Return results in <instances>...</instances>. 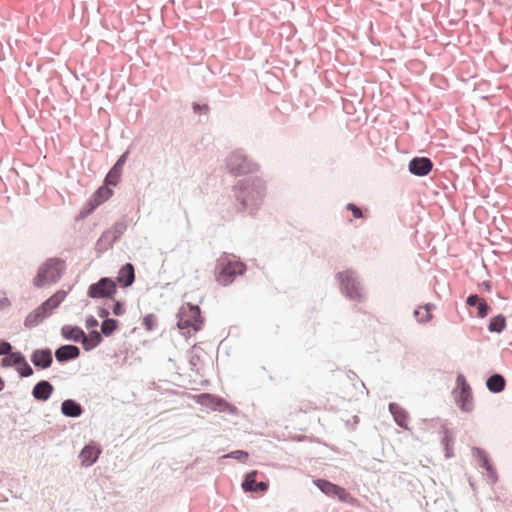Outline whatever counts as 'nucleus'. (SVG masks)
Instances as JSON below:
<instances>
[{
	"mask_svg": "<svg viewBox=\"0 0 512 512\" xmlns=\"http://www.w3.org/2000/svg\"><path fill=\"white\" fill-rule=\"evenodd\" d=\"M216 280L219 284L226 286L232 283L237 275H241L245 271V265L237 260H231L228 256L223 255L217 260Z\"/></svg>",
	"mask_w": 512,
	"mask_h": 512,
	"instance_id": "obj_1",
	"label": "nucleus"
},
{
	"mask_svg": "<svg viewBox=\"0 0 512 512\" xmlns=\"http://www.w3.org/2000/svg\"><path fill=\"white\" fill-rule=\"evenodd\" d=\"M64 270V261L52 258L43 263L34 278V285L36 287H43L47 284L56 282Z\"/></svg>",
	"mask_w": 512,
	"mask_h": 512,
	"instance_id": "obj_2",
	"label": "nucleus"
},
{
	"mask_svg": "<svg viewBox=\"0 0 512 512\" xmlns=\"http://www.w3.org/2000/svg\"><path fill=\"white\" fill-rule=\"evenodd\" d=\"M203 321L200 308L186 304L180 308L177 326L180 330H187L188 333L193 331L195 333L201 330Z\"/></svg>",
	"mask_w": 512,
	"mask_h": 512,
	"instance_id": "obj_3",
	"label": "nucleus"
},
{
	"mask_svg": "<svg viewBox=\"0 0 512 512\" xmlns=\"http://www.w3.org/2000/svg\"><path fill=\"white\" fill-rule=\"evenodd\" d=\"M66 298V292L63 290L57 291L49 299H47L34 313L26 318V325H36L47 317L52 310L57 308L60 303Z\"/></svg>",
	"mask_w": 512,
	"mask_h": 512,
	"instance_id": "obj_4",
	"label": "nucleus"
},
{
	"mask_svg": "<svg viewBox=\"0 0 512 512\" xmlns=\"http://www.w3.org/2000/svg\"><path fill=\"white\" fill-rule=\"evenodd\" d=\"M337 278L341 284V291L353 301H362L364 294L359 282L357 281L354 273L350 270L340 272L337 274Z\"/></svg>",
	"mask_w": 512,
	"mask_h": 512,
	"instance_id": "obj_5",
	"label": "nucleus"
},
{
	"mask_svg": "<svg viewBox=\"0 0 512 512\" xmlns=\"http://www.w3.org/2000/svg\"><path fill=\"white\" fill-rule=\"evenodd\" d=\"M117 292L116 282L111 278H101L98 282L88 287L87 295L93 299H111Z\"/></svg>",
	"mask_w": 512,
	"mask_h": 512,
	"instance_id": "obj_6",
	"label": "nucleus"
},
{
	"mask_svg": "<svg viewBox=\"0 0 512 512\" xmlns=\"http://www.w3.org/2000/svg\"><path fill=\"white\" fill-rule=\"evenodd\" d=\"M194 400L198 404L208 407L213 411L234 413L236 410L234 406L229 404L224 399L208 393L196 395L194 396Z\"/></svg>",
	"mask_w": 512,
	"mask_h": 512,
	"instance_id": "obj_7",
	"label": "nucleus"
},
{
	"mask_svg": "<svg viewBox=\"0 0 512 512\" xmlns=\"http://www.w3.org/2000/svg\"><path fill=\"white\" fill-rule=\"evenodd\" d=\"M459 391L456 392V401L459 407L465 411L470 412L473 409V396L470 385L467 383L465 377L459 374L456 379Z\"/></svg>",
	"mask_w": 512,
	"mask_h": 512,
	"instance_id": "obj_8",
	"label": "nucleus"
},
{
	"mask_svg": "<svg viewBox=\"0 0 512 512\" xmlns=\"http://www.w3.org/2000/svg\"><path fill=\"white\" fill-rule=\"evenodd\" d=\"M113 195L112 189L108 186L99 187L88 201L87 209L80 212L81 217H85L94 211L99 205L106 202Z\"/></svg>",
	"mask_w": 512,
	"mask_h": 512,
	"instance_id": "obj_9",
	"label": "nucleus"
},
{
	"mask_svg": "<svg viewBox=\"0 0 512 512\" xmlns=\"http://www.w3.org/2000/svg\"><path fill=\"white\" fill-rule=\"evenodd\" d=\"M313 483L327 496L337 497L340 501L346 502L350 499L349 493L342 487L324 479L314 480Z\"/></svg>",
	"mask_w": 512,
	"mask_h": 512,
	"instance_id": "obj_10",
	"label": "nucleus"
},
{
	"mask_svg": "<svg viewBox=\"0 0 512 512\" xmlns=\"http://www.w3.org/2000/svg\"><path fill=\"white\" fill-rule=\"evenodd\" d=\"M237 198L241 201V207L239 209H244L251 206H256L261 199V192L254 187H246L241 189L237 194Z\"/></svg>",
	"mask_w": 512,
	"mask_h": 512,
	"instance_id": "obj_11",
	"label": "nucleus"
},
{
	"mask_svg": "<svg viewBox=\"0 0 512 512\" xmlns=\"http://www.w3.org/2000/svg\"><path fill=\"white\" fill-rule=\"evenodd\" d=\"M433 164L429 158L416 157L409 162V171L417 176H426L432 170Z\"/></svg>",
	"mask_w": 512,
	"mask_h": 512,
	"instance_id": "obj_12",
	"label": "nucleus"
},
{
	"mask_svg": "<svg viewBox=\"0 0 512 512\" xmlns=\"http://www.w3.org/2000/svg\"><path fill=\"white\" fill-rule=\"evenodd\" d=\"M228 166L231 171L236 174L245 173L249 169V165L245 157L240 152H233L228 157Z\"/></svg>",
	"mask_w": 512,
	"mask_h": 512,
	"instance_id": "obj_13",
	"label": "nucleus"
},
{
	"mask_svg": "<svg viewBox=\"0 0 512 512\" xmlns=\"http://www.w3.org/2000/svg\"><path fill=\"white\" fill-rule=\"evenodd\" d=\"M256 471L248 473L242 483V488L246 492H265L268 489V484L265 482H256Z\"/></svg>",
	"mask_w": 512,
	"mask_h": 512,
	"instance_id": "obj_14",
	"label": "nucleus"
},
{
	"mask_svg": "<svg viewBox=\"0 0 512 512\" xmlns=\"http://www.w3.org/2000/svg\"><path fill=\"white\" fill-rule=\"evenodd\" d=\"M134 279L133 265L130 263L125 264L118 272L117 282L123 287H128L134 282Z\"/></svg>",
	"mask_w": 512,
	"mask_h": 512,
	"instance_id": "obj_15",
	"label": "nucleus"
},
{
	"mask_svg": "<svg viewBox=\"0 0 512 512\" xmlns=\"http://www.w3.org/2000/svg\"><path fill=\"white\" fill-rule=\"evenodd\" d=\"M99 454V448L91 445L85 446L79 455L81 464L84 466L92 465L94 462L97 461Z\"/></svg>",
	"mask_w": 512,
	"mask_h": 512,
	"instance_id": "obj_16",
	"label": "nucleus"
},
{
	"mask_svg": "<svg viewBox=\"0 0 512 512\" xmlns=\"http://www.w3.org/2000/svg\"><path fill=\"white\" fill-rule=\"evenodd\" d=\"M79 353L80 351L77 346L65 345L56 350L55 357L58 361L63 362L77 358Z\"/></svg>",
	"mask_w": 512,
	"mask_h": 512,
	"instance_id": "obj_17",
	"label": "nucleus"
},
{
	"mask_svg": "<svg viewBox=\"0 0 512 512\" xmlns=\"http://www.w3.org/2000/svg\"><path fill=\"white\" fill-rule=\"evenodd\" d=\"M31 360L35 366L41 367V368H47L52 363V355L50 350H36Z\"/></svg>",
	"mask_w": 512,
	"mask_h": 512,
	"instance_id": "obj_18",
	"label": "nucleus"
},
{
	"mask_svg": "<svg viewBox=\"0 0 512 512\" xmlns=\"http://www.w3.org/2000/svg\"><path fill=\"white\" fill-rule=\"evenodd\" d=\"M389 410L391 414L394 416L395 422L400 427L407 429L409 420L407 412L402 407L395 403H391L389 405Z\"/></svg>",
	"mask_w": 512,
	"mask_h": 512,
	"instance_id": "obj_19",
	"label": "nucleus"
},
{
	"mask_svg": "<svg viewBox=\"0 0 512 512\" xmlns=\"http://www.w3.org/2000/svg\"><path fill=\"white\" fill-rule=\"evenodd\" d=\"M13 364L17 366V370L23 377L31 376L33 373L32 368L25 360L24 356L20 352L12 353Z\"/></svg>",
	"mask_w": 512,
	"mask_h": 512,
	"instance_id": "obj_20",
	"label": "nucleus"
},
{
	"mask_svg": "<svg viewBox=\"0 0 512 512\" xmlns=\"http://www.w3.org/2000/svg\"><path fill=\"white\" fill-rule=\"evenodd\" d=\"M53 392V386L48 381H40L33 388V396L38 400H47Z\"/></svg>",
	"mask_w": 512,
	"mask_h": 512,
	"instance_id": "obj_21",
	"label": "nucleus"
},
{
	"mask_svg": "<svg viewBox=\"0 0 512 512\" xmlns=\"http://www.w3.org/2000/svg\"><path fill=\"white\" fill-rule=\"evenodd\" d=\"M61 333L66 339L73 340L75 342H82V339L84 338V332L82 329L70 325L63 326Z\"/></svg>",
	"mask_w": 512,
	"mask_h": 512,
	"instance_id": "obj_22",
	"label": "nucleus"
},
{
	"mask_svg": "<svg viewBox=\"0 0 512 512\" xmlns=\"http://www.w3.org/2000/svg\"><path fill=\"white\" fill-rule=\"evenodd\" d=\"M487 388L493 393H499L505 388V379L500 374H494L487 379Z\"/></svg>",
	"mask_w": 512,
	"mask_h": 512,
	"instance_id": "obj_23",
	"label": "nucleus"
},
{
	"mask_svg": "<svg viewBox=\"0 0 512 512\" xmlns=\"http://www.w3.org/2000/svg\"><path fill=\"white\" fill-rule=\"evenodd\" d=\"M61 411L65 416L78 417L82 413V408L79 404H77L73 400H65L62 403Z\"/></svg>",
	"mask_w": 512,
	"mask_h": 512,
	"instance_id": "obj_24",
	"label": "nucleus"
},
{
	"mask_svg": "<svg viewBox=\"0 0 512 512\" xmlns=\"http://www.w3.org/2000/svg\"><path fill=\"white\" fill-rule=\"evenodd\" d=\"M469 306H476L478 309V316L483 318L488 313V305L484 299L478 297V295H470L466 301Z\"/></svg>",
	"mask_w": 512,
	"mask_h": 512,
	"instance_id": "obj_25",
	"label": "nucleus"
},
{
	"mask_svg": "<svg viewBox=\"0 0 512 512\" xmlns=\"http://www.w3.org/2000/svg\"><path fill=\"white\" fill-rule=\"evenodd\" d=\"M102 341L101 334L97 331H92L88 336L84 334L82 344L85 350H91L99 345Z\"/></svg>",
	"mask_w": 512,
	"mask_h": 512,
	"instance_id": "obj_26",
	"label": "nucleus"
},
{
	"mask_svg": "<svg viewBox=\"0 0 512 512\" xmlns=\"http://www.w3.org/2000/svg\"><path fill=\"white\" fill-rule=\"evenodd\" d=\"M432 304H426L425 306L419 307L415 310V316L419 322H428L432 319Z\"/></svg>",
	"mask_w": 512,
	"mask_h": 512,
	"instance_id": "obj_27",
	"label": "nucleus"
},
{
	"mask_svg": "<svg viewBox=\"0 0 512 512\" xmlns=\"http://www.w3.org/2000/svg\"><path fill=\"white\" fill-rule=\"evenodd\" d=\"M121 175L122 171H120L118 168L112 167L104 180L105 185L116 186L120 181Z\"/></svg>",
	"mask_w": 512,
	"mask_h": 512,
	"instance_id": "obj_28",
	"label": "nucleus"
},
{
	"mask_svg": "<svg viewBox=\"0 0 512 512\" xmlns=\"http://www.w3.org/2000/svg\"><path fill=\"white\" fill-rule=\"evenodd\" d=\"M119 323L117 320L114 319H106L102 322L101 325V332L105 336H110L113 334V332L118 328Z\"/></svg>",
	"mask_w": 512,
	"mask_h": 512,
	"instance_id": "obj_29",
	"label": "nucleus"
},
{
	"mask_svg": "<svg viewBox=\"0 0 512 512\" xmlns=\"http://www.w3.org/2000/svg\"><path fill=\"white\" fill-rule=\"evenodd\" d=\"M506 322L502 315L493 317L489 323V330L491 332H501L505 328Z\"/></svg>",
	"mask_w": 512,
	"mask_h": 512,
	"instance_id": "obj_30",
	"label": "nucleus"
},
{
	"mask_svg": "<svg viewBox=\"0 0 512 512\" xmlns=\"http://www.w3.org/2000/svg\"><path fill=\"white\" fill-rule=\"evenodd\" d=\"M143 325L146 330L152 331L157 325V318L153 314L146 315L143 319Z\"/></svg>",
	"mask_w": 512,
	"mask_h": 512,
	"instance_id": "obj_31",
	"label": "nucleus"
},
{
	"mask_svg": "<svg viewBox=\"0 0 512 512\" xmlns=\"http://www.w3.org/2000/svg\"><path fill=\"white\" fill-rule=\"evenodd\" d=\"M482 466L488 471L489 476L492 479V481H496L497 480L496 471L492 467L490 461L488 460V458L486 456H484L482 459Z\"/></svg>",
	"mask_w": 512,
	"mask_h": 512,
	"instance_id": "obj_32",
	"label": "nucleus"
},
{
	"mask_svg": "<svg viewBox=\"0 0 512 512\" xmlns=\"http://www.w3.org/2000/svg\"><path fill=\"white\" fill-rule=\"evenodd\" d=\"M225 458H234L241 462H245L248 458V453L242 450L233 451L224 456Z\"/></svg>",
	"mask_w": 512,
	"mask_h": 512,
	"instance_id": "obj_33",
	"label": "nucleus"
},
{
	"mask_svg": "<svg viewBox=\"0 0 512 512\" xmlns=\"http://www.w3.org/2000/svg\"><path fill=\"white\" fill-rule=\"evenodd\" d=\"M316 409H317V407L312 402L305 401V402H302L300 404V406L298 407L297 412L307 413V412H310V411H314Z\"/></svg>",
	"mask_w": 512,
	"mask_h": 512,
	"instance_id": "obj_34",
	"label": "nucleus"
},
{
	"mask_svg": "<svg viewBox=\"0 0 512 512\" xmlns=\"http://www.w3.org/2000/svg\"><path fill=\"white\" fill-rule=\"evenodd\" d=\"M347 209L352 212L354 218H362L363 213L360 208H358L355 204L349 203L347 205Z\"/></svg>",
	"mask_w": 512,
	"mask_h": 512,
	"instance_id": "obj_35",
	"label": "nucleus"
},
{
	"mask_svg": "<svg viewBox=\"0 0 512 512\" xmlns=\"http://www.w3.org/2000/svg\"><path fill=\"white\" fill-rule=\"evenodd\" d=\"M12 346L8 342H0V355H7L11 352Z\"/></svg>",
	"mask_w": 512,
	"mask_h": 512,
	"instance_id": "obj_36",
	"label": "nucleus"
},
{
	"mask_svg": "<svg viewBox=\"0 0 512 512\" xmlns=\"http://www.w3.org/2000/svg\"><path fill=\"white\" fill-rule=\"evenodd\" d=\"M113 313L116 315V316H120L124 313V308L122 306V304L118 301H116L113 305Z\"/></svg>",
	"mask_w": 512,
	"mask_h": 512,
	"instance_id": "obj_37",
	"label": "nucleus"
},
{
	"mask_svg": "<svg viewBox=\"0 0 512 512\" xmlns=\"http://www.w3.org/2000/svg\"><path fill=\"white\" fill-rule=\"evenodd\" d=\"M127 154L128 152H125L118 160L117 162L115 163V165L113 166L114 168H118L120 171H122V168L125 164V161H126V157H127Z\"/></svg>",
	"mask_w": 512,
	"mask_h": 512,
	"instance_id": "obj_38",
	"label": "nucleus"
},
{
	"mask_svg": "<svg viewBox=\"0 0 512 512\" xmlns=\"http://www.w3.org/2000/svg\"><path fill=\"white\" fill-rule=\"evenodd\" d=\"M9 354L10 355L8 357H5V358L2 359V365L5 366V367L14 365L13 364L12 353H9Z\"/></svg>",
	"mask_w": 512,
	"mask_h": 512,
	"instance_id": "obj_39",
	"label": "nucleus"
},
{
	"mask_svg": "<svg viewBox=\"0 0 512 512\" xmlns=\"http://www.w3.org/2000/svg\"><path fill=\"white\" fill-rule=\"evenodd\" d=\"M97 324H98L97 320L92 317L87 320L88 328L95 327V326H97Z\"/></svg>",
	"mask_w": 512,
	"mask_h": 512,
	"instance_id": "obj_40",
	"label": "nucleus"
},
{
	"mask_svg": "<svg viewBox=\"0 0 512 512\" xmlns=\"http://www.w3.org/2000/svg\"><path fill=\"white\" fill-rule=\"evenodd\" d=\"M109 312L106 309H102L99 313L100 317H106L108 316Z\"/></svg>",
	"mask_w": 512,
	"mask_h": 512,
	"instance_id": "obj_41",
	"label": "nucleus"
},
{
	"mask_svg": "<svg viewBox=\"0 0 512 512\" xmlns=\"http://www.w3.org/2000/svg\"><path fill=\"white\" fill-rule=\"evenodd\" d=\"M4 388V381L0 378V391Z\"/></svg>",
	"mask_w": 512,
	"mask_h": 512,
	"instance_id": "obj_42",
	"label": "nucleus"
},
{
	"mask_svg": "<svg viewBox=\"0 0 512 512\" xmlns=\"http://www.w3.org/2000/svg\"><path fill=\"white\" fill-rule=\"evenodd\" d=\"M194 110L195 111L200 110V106L198 104H194Z\"/></svg>",
	"mask_w": 512,
	"mask_h": 512,
	"instance_id": "obj_43",
	"label": "nucleus"
}]
</instances>
